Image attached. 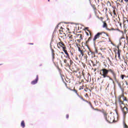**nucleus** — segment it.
<instances>
[{
	"label": "nucleus",
	"mask_w": 128,
	"mask_h": 128,
	"mask_svg": "<svg viewBox=\"0 0 128 128\" xmlns=\"http://www.w3.org/2000/svg\"><path fill=\"white\" fill-rule=\"evenodd\" d=\"M119 106L122 112L123 116L124 118H126V114H128V108L124 104V103L120 100V98H119Z\"/></svg>",
	"instance_id": "1"
},
{
	"label": "nucleus",
	"mask_w": 128,
	"mask_h": 128,
	"mask_svg": "<svg viewBox=\"0 0 128 128\" xmlns=\"http://www.w3.org/2000/svg\"><path fill=\"white\" fill-rule=\"evenodd\" d=\"M102 114L106 120L108 122H110V124H112V122H114V117H112V116H108V113H106V111H102Z\"/></svg>",
	"instance_id": "2"
},
{
	"label": "nucleus",
	"mask_w": 128,
	"mask_h": 128,
	"mask_svg": "<svg viewBox=\"0 0 128 128\" xmlns=\"http://www.w3.org/2000/svg\"><path fill=\"white\" fill-rule=\"evenodd\" d=\"M100 74L103 76V78H108V71L106 68H103L100 70Z\"/></svg>",
	"instance_id": "3"
},
{
	"label": "nucleus",
	"mask_w": 128,
	"mask_h": 128,
	"mask_svg": "<svg viewBox=\"0 0 128 128\" xmlns=\"http://www.w3.org/2000/svg\"><path fill=\"white\" fill-rule=\"evenodd\" d=\"M120 99L121 100V102H122L123 104H124V102H128V98H126V97H125L124 96L121 95L118 98V104H120V102H119Z\"/></svg>",
	"instance_id": "4"
},
{
	"label": "nucleus",
	"mask_w": 128,
	"mask_h": 128,
	"mask_svg": "<svg viewBox=\"0 0 128 128\" xmlns=\"http://www.w3.org/2000/svg\"><path fill=\"white\" fill-rule=\"evenodd\" d=\"M101 34H102V32H98L94 36L93 38V42H94V44H96V42H96V40H98V38H100V36H101Z\"/></svg>",
	"instance_id": "5"
},
{
	"label": "nucleus",
	"mask_w": 128,
	"mask_h": 128,
	"mask_svg": "<svg viewBox=\"0 0 128 128\" xmlns=\"http://www.w3.org/2000/svg\"><path fill=\"white\" fill-rule=\"evenodd\" d=\"M108 72H112V74L114 76V78L115 80H116V72H114V70H112V69H109L108 70Z\"/></svg>",
	"instance_id": "6"
},
{
	"label": "nucleus",
	"mask_w": 128,
	"mask_h": 128,
	"mask_svg": "<svg viewBox=\"0 0 128 128\" xmlns=\"http://www.w3.org/2000/svg\"><path fill=\"white\" fill-rule=\"evenodd\" d=\"M74 74L77 78H80V72L77 70L74 72Z\"/></svg>",
	"instance_id": "7"
},
{
	"label": "nucleus",
	"mask_w": 128,
	"mask_h": 128,
	"mask_svg": "<svg viewBox=\"0 0 128 128\" xmlns=\"http://www.w3.org/2000/svg\"><path fill=\"white\" fill-rule=\"evenodd\" d=\"M38 75H37L36 76V79L31 82L32 84H36L38 83Z\"/></svg>",
	"instance_id": "8"
},
{
	"label": "nucleus",
	"mask_w": 128,
	"mask_h": 128,
	"mask_svg": "<svg viewBox=\"0 0 128 128\" xmlns=\"http://www.w3.org/2000/svg\"><path fill=\"white\" fill-rule=\"evenodd\" d=\"M63 52H64L66 54V55L67 56H66V58H70V54H68V50H64Z\"/></svg>",
	"instance_id": "9"
},
{
	"label": "nucleus",
	"mask_w": 128,
	"mask_h": 128,
	"mask_svg": "<svg viewBox=\"0 0 128 128\" xmlns=\"http://www.w3.org/2000/svg\"><path fill=\"white\" fill-rule=\"evenodd\" d=\"M76 46H78V52H80L81 54H83L84 52H82V50H80V46H78V44H76Z\"/></svg>",
	"instance_id": "10"
},
{
	"label": "nucleus",
	"mask_w": 128,
	"mask_h": 128,
	"mask_svg": "<svg viewBox=\"0 0 128 128\" xmlns=\"http://www.w3.org/2000/svg\"><path fill=\"white\" fill-rule=\"evenodd\" d=\"M21 126H22V128H24L26 126V124L24 123V120L22 121Z\"/></svg>",
	"instance_id": "11"
},
{
	"label": "nucleus",
	"mask_w": 128,
	"mask_h": 128,
	"mask_svg": "<svg viewBox=\"0 0 128 128\" xmlns=\"http://www.w3.org/2000/svg\"><path fill=\"white\" fill-rule=\"evenodd\" d=\"M118 58H120V50H118Z\"/></svg>",
	"instance_id": "12"
},
{
	"label": "nucleus",
	"mask_w": 128,
	"mask_h": 128,
	"mask_svg": "<svg viewBox=\"0 0 128 128\" xmlns=\"http://www.w3.org/2000/svg\"><path fill=\"white\" fill-rule=\"evenodd\" d=\"M69 90H73V92H75L76 94H77L78 96V91H77L75 89L72 90V89H70V88H69Z\"/></svg>",
	"instance_id": "13"
},
{
	"label": "nucleus",
	"mask_w": 128,
	"mask_h": 128,
	"mask_svg": "<svg viewBox=\"0 0 128 128\" xmlns=\"http://www.w3.org/2000/svg\"><path fill=\"white\" fill-rule=\"evenodd\" d=\"M123 125H124V128H128V126L126 124V122H123Z\"/></svg>",
	"instance_id": "14"
},
{
	"label": "nucleus",
	"mask_w": 128,
	"mask_h": 128,
	"mask_svg": "<svg viewBox=\"0 0 128 128\" xmlns=\"http://www.w3.org/2000/svg\"><path fill=\"white\" fill-rule=\"evenodd\" d=\"M59 46H64V42H59Z\"/></svg>",
	"instance_id": "15"
},
{
	"label": "nucleus",
	"mask_w": 128,
	"mask_h": 128,
	"mask_svg": "<svg viewBox=\"0 0 128 128\" xmlns=\"http://www.w3.org/2000/svg\"><path fill=\"white\" fill-rule=\"evenodd\" d=\"M106 26H108V24H106V22H104V24H103V28H106Z\"/></svg>",
	"instance_id": "16"
},
{
	"label": "nucleus",
	"mask_w": 128,
	"mask_h": 128,
	"mask_svg": "<svg viewBox=\"0 0 128 128\" xmlns=\"http://www.w3.org/2000/svg\"><path fill=\"white\" fill-rule=\"evenodd\" d=\"M90 52H91V54H92V56L93 57V58H94L95 56H96V55L94 54V52H92V51H90Z\"/></svg>",
	"instance_id": "17"
},
{
	"label": "nucleus",
	"mask_w": 128,
	"mask_h": 128,
	"mask_svg": "<svg viewBox=\"0 0 128 128\" xmlns=\"http://www.w3.org/2000/svg\"><path fill=\"white\" fill-rule=\"evenodd\" d=\"M60 24V23H59L56 27L55 29H54V32H56L57 30V28H58V25Z\"/></svg>",
	"instance_id": "18"
},
{
	"label": "nucleus",
	"mask_w": 128,
	"mask_h": 128,
	"mask_svg": "<svg viewBox=\"0 0 128 128\" xmlns=\"http://www.w3.org/2000/svg\"><path fill=\"white\" fill-rule=\"evenodd\" d=\"M90 42V40H86V46H88V48H88V46L87 44H88V42Z\"/></svg>",
	"instance_id": "19"
},
{
	"label": "nucleus",
	"mask_w": 128,
	"mask_h": 128,
	"mask_svg": "<svg viewBox=\"0 0 128 128\" xmlns=\"http://www.w3.org/2000/svg\"><path fill=\"white\" fill-rule=\"evenodd\" d=\"M92 109L94 110H97L98 112H102V110H98V108H92Z\"/></svg>",
	"instance_id": "20"
},
{
	"label": "nucleus",
	"mask_w": 128,
	"mask_h": 128,
	"mask_svg": "<svg viewBox=\"0 0 128 128\" xmlns=\"http://www.w3.org/2000/svg\"><path fill=\"white\" fill-rule=\"evenodd\" d=\"M88 104L90 106H91L92 108H94V106H92V102H88Z\"/></svg>",
	"instance_id": "21"
},
{
	"label": "nucleus",
	"mask_w": 128,
	"mask_h": 128,
	"mask_svg": "<svg viewBox=\"0 0 128 128\" xmlns=\"http://www.w3.org/2000/svg\"><path fill=\"white\" fill-rule=\"evenodd\" d=\"M79 98H81V100H82L84 101V98H82V96H80V95H78Z\"/></svg>",
	"instance_id": "22"
},
{
	"label": "nucleus",
	"mask_w": 128,
	"mask_h": 128,
	"mask_svg": "<svg viewBox=\"0 0 128 128\" xmlns=\"http://www.w3.org/2000/svg\"><path fill=\"white\" fill-rule=\"evenodd\" d=\"M121 90L123 94L124 92V88H121Z\"/></svg>",
	"instance_id": "23"
},
{
	"label": "nucleus",
	"mask_w": 128,
	"mask_h": 128,
	"mask_svg": "<svg viewBox=\"0 0 128 128\" xmlns=\"http://www.w3.org/2000/svg\"><path fill=\"white\" fill-rule=\"evenodd\" d=\"M78 36H80V40H82V35L79 34Z\"/></svg>",
	"instance_id": "24"
},
{
	"label": "nucleus",
	"mask_w": 128,
	"mask_h": 128,
	"mask_svg": "<svg viewBox=\"0 0 128 128\" xmlns=\"http://www.w3.org/2000/svg\"><path fill=\"white\" fill-rule=\"evenodd\" d=\"M88 27L84 29V30H87L88 32H90V30H88Z\"/></svg>",
	"instance_id": "25"
},
{
	"label": "nucleus",
	"mask_w": 128,
	"mask_h": 128,
	"mask_svg": "<svg viewBox=\"0 0 128 128\" xmlns=\"http://www.w3.org/2000/svg\"><path fill=\"white\" fill-rule=\"evenodd\" d=\"M62 50H66V47L64 46H62Z\"/></svg>",
	"instance_id": "26"
},
{
	"label": "nucleus",
	"mask_w": 128,
	"mask_h": 128,
	"mask_svg": "<svg viewBox=\"0 0 128 128\" xmlns=\"http://www.w3.org/2000/svg\"><path fill=\"white\" fill-rule=\"evenodd\" d=\"M80 90H84V88H82V86H80V88H79Z\"/></svg>",
	"instance_id": "27"
},
{
	"label": "nucleus",
	"mask_w": 128,
	"mask_h": 128,
	"mask_svg": "<svg viewBox=\"0 0 128 128\" xmlns=\"http://www.w3.org/2000/svg\"><path fill=\"white\" fill-rule=\"evenodd\" d=\"M121 78L122 80H124V75H122Z\"/></svg>",
	"instance_id": "28"
},
{
	"label": "nucleus",
	"mask_w": 128,
	"mask_h": 128,
	"mask_svg": "<svg viewBox=\"0 0 128 128\" xmlns=\"http://www.w3.org/2000/svg\"><path fill=\"white\" fill-rule=\"evenodd\" d=\"M69 116H70L68 115V114H67L66 115V118H68Z\"/></svg>",
	"instance_id": "29"
},
{
	"label": "nucleus",
	"mask_w": 128,
	"mask_h": 128,
	"mask_svg": "<svg viewBox=\"0 0 128 128\" xmlns=\"http://www.w3.org/2000/svg\"><path fill=\"white\" fill-rule=\"evenodd\" d=\"M106 30H110V31L112 30V29H110L108 28H106Z\"/></svg>",
	"instance_id": "30"
},
{
	"label": "nucleus",
	"mask_w": 128,
	"mask_h": 128,
	"mask_svg": "<svg viewBox=\"0 0 128 128\" xmlns=\"http://www.w3.org/2000/svg\"><path fill=\"white\" fill-rule=\"evenodd\" d=\"M82 76H83L84 78V71L82 72Z\"/></svg>",
	"instance_id": "31"
},
{
	"label": "nucleus",
	"mask_w": 128,
	"mask_h": 128,
	"mask_svg": "<svg viewBox=\"0 0 128 128\" xmlns=\"http://www.w3.org/2000/svg\"><path fill=\"white\" fill-rule=\"evenodd\" d=\"M52 58L54 60V54H52Z\"/></svg>",
	"instance_id": "32"
},
{
	"label": "nucleus",
	"mask_w": 128,
	"mask_h": 128,
	"mask_svg": "<svg viewBox=\"0 0 128 128\" xmlns=\"http://www.w3.org/2000/svg\"><path fill=\"white\" fill-rule=\"evenodd\" d=\"M92 40V37H90L88 38V40Z\"/></svg>",
	"instance_id": "33"
},
{
	"label": "nucleus",
	"mask_w": 128,
	"mask_h": 128,
	"mask_svg": "<svg viewBox=\"0 0 128 128\" xmlns=\"http://www.w3.org/2000/svg\"><path fill=\"white\" fill-rule=\"evenodd\" d=\"M112 8H114V10H116V6H112Z\"/></svg>",
	"instance_id": "34"
},
{
	"label": "nucleus",
	"mask_w": 128,
	"mask_h": 128,
	"mask_svg": "<svg viewBox=\"0 0 128 128\" xmlns=\"http://www.w3.org/2000/svg\"><path fill=\"white\" fill-rule=\"evenodd\" d=\"M90 18H92V14H90V16H89L88 20H90Z\"/></svg>",
	"instance_id": "35"
},
{
	"label": "nucleus",
	"mask_w": 128,
	"mask_h": 128,
	"mask_svg": "<svg viewBox=\"0 0 128 128\" xmlns=\"http://www.w3.org/2000/svg\"><path fill=\"white\" fill-rule=\"evenodd\" d=\"M66 62H67L66 60H64V62L65 64H66Z\"/></svg>",
	"instance_id": "36"
},
{
	"label": "nucleus",
	"mask_w": 128,
	"mask_h": 128,
	"mask_svg": "<svg viewBox=\"0 0 128 128\" xmlns=\"http://www.w3.org/2000/svg\"><path fill=\"white\" fill-rule=\"evenodd\" d=\"M111 30H116V29L112 28H111Z\"/></svg>",
	"instance_id": "37"
},
{
	"label": "nucleus",
	"mask_w": 128,
	"mask_h": 128,
	"mask_svg": "<svg viewBox=\"0 0 128 128\" xmlns=\"http://www.w3.org/2000/svg\"><path fill=\"white\" fill-rule=\"evenodd\" d=\"M86 36H89L88 32H86Z\"/></svg>",
	"instance_id": "38"
},
{
	"label": "nucleus",
	"mask_w": 128,
	"mask_h": 128,
	"mask_svg": "<svg viewBox=\"0 0 128 128\" xmlns=\"http://www.w3.org/2000/svg\"><path fill=\"white\" fill-rule=\"evenodd\" d=\"M119 2H124V0H121V1L120 0H119Z\"/></svg>",
	"instance_id": "39"
},
{
	"label": "nucleus",
	"mask_w": 128,
	"mask_h": 128,
	"mask_svg": "<svg viewBox=\"0 0 128 128\" xmlns=\"http://www.w3.org/2000/svg\"><path fill=\"white\" fill-rule=\"evenodd\" d=\"M114 12H116V10H113V14H114Z\"/></svg>",
	"instance_id": "40"
},
{
	"label": "nucleus",
	"mask_w": 128,
	"mask_h": 128,
	"mask_svg": "<svg viewBox=\"0 0 128 128\" xmlns=\"http://www.w3.org/2000/svg\"><path fill=\"white\" fill-rule=\"evenodd\" d=\"M126 86H128V82L126 81Z\"/></svg>",
	"instance_id": "41"
},
{
	"label": "nucleus",
	"mask_w": 128,
	"mask_h": 128,
	"mask_svg": "<svg viewBox=\"0 0 128 128\" xmlns=\"http://www.w3.org/2000/svg\"><path fill=\"white\" fill-rule=\"evenodd\" d=\"M114 16H116V12H114Z\"/></svg>",
	"instance_id": "42"
},
{
	"label": "nucleus",
	"mask_w": 128,
	"mask_h": 128,
	"mask_svg": "<svg viewBox=\"0 0 128 128\" xmlns=\"http://www.w3.org/2000/svg\"><path fill=\"white\" fill-rule=\"evenodd\" d=\"M124 2H128V0H124Z\"/></svg>",
	"instance_id": "43"
},
{
	"label": "nucleus",
	"mask_w": 128,
	"mask_h": 128,
	"mask_svg": "<svg viewBox=\"0 0 128 128\" xmlns=\"http://www.w3.org/2000/svg\"><path fill=\"white\" fill-rule=\"evenodd\" d=\"M117 48H118V50H120V46H117Z\"/></svg>",
	"instance_id": "44"
},
{
	"label": "nucleus",
	"mask_w": 128,
	"mask_h": 128,
	"mask_svg": "<svg viewBox=\"0 0 128 128\" xmlns=\"http://www.w3.org/2000/svg\"><path fill=\"white\" fill-rule=\"evenodd\" d=\"M116 4H118L119 6H120V3L116 2Z\"/></svg>",
	"instance_id": "45"
},
{
	"label": "nucleus",
	"mask_w": 128,
	"mask_h": 128,
	"mask_svg": "<svg viewBox=\"0 0 128 128\" xmlns=\"http://www.w3.org/2000/svg\"><path fill=\"white\" fill-rule=\"evenodd\" d=\"M119 46H122V42H120V44H119Z\"/></svg>",
	"instance_id": "46"
},
{
	"label": "nucleus",
	"mask_w": 128,
	"mask_h": 128,
	"mask_svg": "<svg viewBox=\"0 0 128 128\" xmlns=\"http://www.w3.org/2000/svg\"><path fill=\"white\" fill-rule=\"evenodd\" d=\"M111 44H112V46H116V45H115V44H114V43H112V42Z\"/></svg>",
	"instance_id": "47"
},
{
	"label": "nucleus",
	"mask_w": 128,
	"mask_h": 128,
	"mask_svg": "<svg viewBox=\"0 0 128 128\" xmlns=\"http://www.w3.org/2000/svg\"><path fill=\"white\" fill-rule=\"evenodd\" d=\"M78 40V42H80V40Z\"/></svg>",
	"instance_id": "48"
},
{
	"label": "nucleus",
	"mask_w": 128,
	"mask_h": 128,
	"mask_svg": "<svg viewBox=\"0 0 128 128\" xmlns=\"http://www.w3.org/2000/svg\"><path fill=\"white\" fill-rule=\"evenodd\" d=\"M29 44H34V43H30Z\"/></svg>",
	"instance_id": "49"
},
{
	"label": "nucleus",
	"mask_w": 128,
	"mask_h": 128,
	"mask_svg": "<svg viewBox=\"0 0 128 128\" xmlns=\"http://www.w3.org/2000/svg\"><path fill=\"white\" fill-rule=\"evenodd\" d=\"M122 38H124L122 37L121 38H120V40H122Z\"/></svg>",
	"instance_id": "50"
},
{
	"label": "nucleus",
	"mask_w": 128,
	"mask_h": 128,
	"mask_svg": "<svg viewBox=\"0 0 128 128\" xmlns=\"http://www.w3.org/2000/svg\"><path fill=\"white\" fill-rule=\"evenodd\" d=\"M117 30H118V32H120V29H117Z\"/></svg>",
	"instance_id": "51"
},
{
	"label": "nucleus",
	"mask_w": 128,
	"mask_h": 128,
	"mask_svg": "<svg viewBox=\"0 0 128 128\" xmlns=\"http://www.w3.org/2000/svg\"><path fill=\"white\" fill-rule=\"evenodd\" d=\"M61 54H64V52H61Z\"/></svg>",
	"instance_id": "52"
},
{
	"label": "nucleus",
	"mask_w": 128,
	"mask_h": 128,
	"mask_svg": "<svg viewBox=\"0 0 128 128\" xmlns=\"http://www.w3.org/2000/svg\"><path fill=\"white\" fill-rule=\"evenodd\" d=\"M110 6H112V4H110Z\"/></svg>",
	"instance_id": "53"
},
{
	"label": "nucleus",
	"mask_w": 128,
	"mask_h": 128,
	"mask_svg": "<svg viewBox=\"0 0 128 128\" xmlns=\"http://www.w3.org/2000/svg\"><path fill=\"white\" fill-rule=\"evenodd\" d=\"M106 10H108V8H106Z\"/></svg>",
	"instance_id": "54"
},
{
	"label": "nucleus",
	"mask_w": 128,
	"mask_h": 128,
	"mask_svg": "<svg viewBox=\"0 0 128 128\" xmlns=\"http://www.w3.org/2000/svg\"><path fill=\"white\" fill-rule=\"evenodd\" d=\"M96 68L94 69V72H96Z\"/></svg>",
	"instance_id": "55"
},
{
	"label": "nucleus",
	"mask_w": 128,
	"mask_h": 128,
	"mask_svg": "<svg viewBox=\"0 0 128 128\" xmlns=\"http://www.w3.org/2000/svg\"><path fill=\"white\" fill-rule=\"evenodd\" d=\"M126 40L128 42V38H126Z\"/></svg>",
	"instance_id": "56"
},
{
	"label": "nucleus",
	"mask_w": 128,
	"mask_h": 128,
	"mask_svg": "<svg viewBox=\"0 0 128 128\" xmlns=\"http://www.w3.org/2000/svg\"><path fill=\"white\" fill-rule=\"evenodd\" d=\"M100 42H104V41H101Z\"/></svg>",
	"instance_id": "57"
},
{
	"label": "nucleus",
	"mask_w": 128,
	"mask_h": 128,
	"mask_svg": "<svg viewBox=\"0 0 128 128\" xmlns=\"http://www.w3.org/2000/svg\"><path fill=\"white\" fill-rule=\"evenodd\" d=\"M109 42H112V40H109Z\"/></svg>",
	"instance_id": "58"
},
{
	"label": "nucleus",
	"mask_w": 128,
	"mask_h": 128,
	"mask_svg": "<svg viewBox=\"0 0 128 128\" xmlns=\"http://www.w3.org/2000/svg\"><path fill=\"white\" fill-rule=\"evenodd\" d=\"M70 64H72V61H70Z\"/></svg>",
	"instance_id": "59"
},
{
	"label": "nucleus",
	"mask_w": 128,
	"mask_h": 128,
	"mask_svg": "<svg viewBox=\"0 0 128 128\" xmlns=\"http://www.w3.org/2000/svg\"><path fill=\"white\" fill-rule=\"evenodd\" d=\"M96 52H98V50H96Z\"/></svg>",
	"instance_id": "60"
},
{
	"label": "nucleus",
	"mask_w": 128,
	"mask_h": 128,
	"mask_svg": "<svg viewBox=\"0 0 128 128\" xmlns=\"http://www.w3.org/2000/svg\"><path fill=\"white\" fill-rule=\"evenodd\" d=\"M93 66H96V64H94Z\"/></svg>",
	"instance_id": "61"
},
{
	"label": "nucleus",
	"mask_w": 128,
	"mask_h": 128,
	"mask_svg": "<svg viewBox=\"0 0 128 128\" xmlns=\"http://www.w3.org/2000/svg\"><path fill=\"white\" fill-rule=\"evenodd\" d=\"M106 36H108V34H106Z\"/></svg>",
	"instance_id": "62"
},
{
	"label": "nucleus",
	"mask_w": 128,
	"mask_h": 128,
	"mask_svg": "<svg viewBox=\"0 0 128 128\" xmlns=\"http://www.w3.org/2000/svg\"><path fill=\"white\" fill-rule=\"evenodd\" d=\"M60 28H62V27H61Z\"/></svg>",
	"instance_id": "63"
},
{
	"label": "nucleus",
	"mask_w": 128,
	"mask_h": 128,
	"mask_svg": "<svg viewBox=\"0 0 128 128\" xmlns=\"http://www.w3.org/2000/svg\"><path fill=\"white\" fill-rule=\"evenodd\" d=\"M48 2H50V0H48Z\"/></svg>",
	"instance_id": "64"
}]
</instances>
